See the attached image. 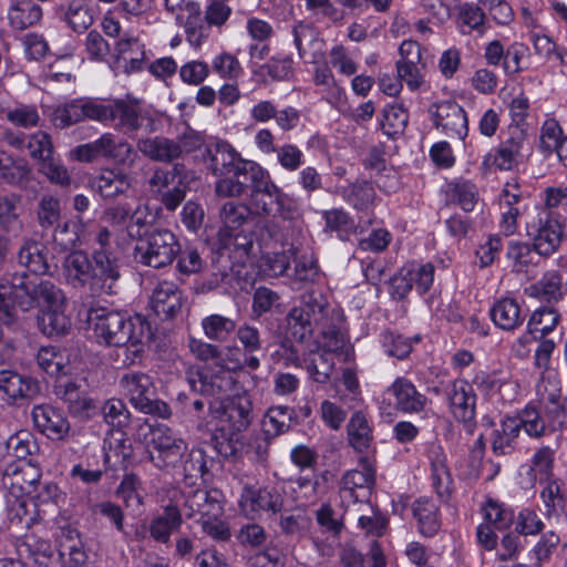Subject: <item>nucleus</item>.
<instances>
[{
  "label": "nucleus",
  "mask_w": 567,
  "mask_h": 567,
  "mask_svg": "<svg viewBox=\"0 0 567 567\" xmlns=\"http://www.w3.org/2000/svg\"><path fill=\"white\" fill-rule=\"evenodd\" d=\"M99 122L123 134L138 131L153 134L159 128V118L144 110L137 100L115 99L104 101L95 97H76L58 105L52 114V124L60 130L82 123Z\"/></svg>",
  "instance_id": "nucleus-1"
},
{
  "label": "nucleus",
  "mask_w": 567,
  "mask_h": 567,
  "mask_svg": "<svg viewBox=\"0 0 567 567\" xmlns=\"http://www.w3.org/2000/svg\"><path fill=\"white\" fill-rule=\"evenodd\" d=\"M248 193L255 209L270 215L272 204H276L284 218L290 217L285 208L287 195L275 184L269 172L254 161L239 162L229 175L215 182V194L219 198H239Z\"/></svg>",
  "instance_id": "nucleus-2"
},
{
  "label": "nucleus",
  "mask_w": 567,
  "mask_h": 567,
  "mask_svg": "<svg viewBox=\"0 0 567 567\" xmlns=\"http://www.w3.org/2000/svg\"><path fill=\"white\" fill-rule=\"evenodd\" d=\"M341 321L342 313L330 306L326 295L320 290L310 289L300 296L298 305L287 313V336L302 343L317 330L329 340L330 348L338 349L341 343Z\"/></svg>",
  "instance_id": "nucleus-3"
},
{
  "label": "nucleus",
  "mask_w": 567,
  "mask_h": 567,
  "mask_svg": "<svg viewBox=\"0 0 567 567\" xmlns=\"http://www.w3.org/2000/svg\"><path fill=\"white\" fill-rule=\"evenodd\" d=\"M79 316L93 331V337L100 344L109 347L132 346L136 349L134 353L141 352L140 346L151 343L154 339V331L151 323L142 316L133 318L125 313L109 310L104 307H91L80 310Z\"/></svg>",
  "instance_id": "nucleus-4"
},
{
  "label": "nucleus",
  "mask_w": 567,
  "mask_h": 567,
  "mask_svg": "<svg viewBox=\"0 0 567 567\" xmlns=\"http://www.w3.org/2000/svg\"><path fill=\"white\" fill-rule=\"evenodd\" d=\"M185 379L190 393L181 392L176 398V408L186 416L194 419L199 425L206 421L209 403L215 402L206 398H220L234 389L235 379L229 369H213L212 367L189 368Z\"/></svg>",
  "instance_id": "nucleus-5"
},
{
  "label": "nucleus",
  "mask_w": 567,
  "mask_h": 567,
  "mask_svg": "<svg viewBox=\"0 0 567 567\" xmlns=\"http://www.w3.org/2000/svg\"><path fill=\"white\" fill-rule=\"evenodd\" d=\"M258 210L250 205L234 199L225 202L218 212L220 228L217 233L219 249H234L249 255L255 239V220Z\"/></svg>",
  "instance_id": "nucleus-6"
},
{
  "label": "nucleus",
  "mask_w": 567,
  "mask_h": 567,
  "mask_svg": "<svg viewBox=\"0 0 567 567\" xmlns=\"http://www.w3.org/2000/svg\"><path fill=\"white\" fill-rule=\"evenodd\" d=\"M120 262L107 250H94L92 259L84 251H73L64 260L66 277L86 284L89 280L116 281L121 277Z\"/></svg>",
  "instance_id": "nucleus-7"
},
{
  "label": "nucleus",
  "mask_w": 567,
  "mask_h": 567,
  "mask_svg": "<svg viewBox=\"0 0 567 567\" xmlns=\"http://www.w3.org/2000/svg\"><path fill=\"white\" fill-rule=\"evenodd\" d=\"M120 386L131 404L140 412L162 419H168L172 415L171 406L157 398L153 379L147 373L127 372L122 375Z\"/></svg>",
  "instance_id": "nucleus-8"
},
{
  "label": "nucleus",
  "mask_w": 567,
  "mask_h": 567,
  "mask_svg": "<svg viewBox=\"0 0 567 567\" xmlns=\"http://www.w3.org/2000/svg\"><path fill=\"white\" fill-rule=\"evenodd\" d=\"M38 288L34 308H39L38 323L48 337L64 336L71 328V321L64 313L65 296L58 286H31Z\"/></svg>",
  "instance_id": "nucleus-9"
},
{
  "label": "nucleus",
  "mask_w": 567,
  "mask_h": 567,
  "mask_svg": "<svg viewBox=\"0 0 567 567\" xmlns=\"http://www.w3.org/2000/svg\"><path fill=\"white\" fill-rule=\"evenodd\" d=\"M181 250L179 243L167 228L153 227L134 248V259L145 266L161 268L173 262Z\"/></svg>",
  "instance_id": "nucleus-10"
},
{
  "label": "nucleus",
  "mask_w": 567,
  "mask_h": 567,
  "mask_svg": "<svg viewBox=\"0 0 567 567\" xmlns=\"http://www.w3.org/2000/svg\"><path fill=\"white\" fill-rule=\"evenodd\" d=\"M240 509L251 518L265 513L269 516L281 513L286 504L285 488L277 484H245L239 497Z\"/></svg>",
  "instance_id": "nucleus-11"
},
{
  "label": "nucleus",
  "mask_w": 567,
  "mask_h": 567,
  "mask_svg": "<svg viewBox=\"0 0 567 567\" xmlns=\"http://www.w3.org/2000/svg\"><path fill=\"white\" fill-rule=\"evenodd\" d=\"M445 399L452 416L463 424L465 432L472 435L476 429L477 395L464 379H455L445 386Z\"/></svg>",
  "instance_id": "nucleus-12"
},
{
  "label": "nucleus",
  "mask_w": 567,
  "mask_h": 567,
  "mask_svg": "<svg viewBox=\"0 0 567 567\" xmlns=\"http://www.w3.org/2000/svg\"><path fill=\"white\" fill-rule=\"evenodd\" d=\"M566 219L556 210L542 209L533 224V245L536 254L548 257L556 252L566 237Z\"/></svg>",
  "instance_id": "nucleus-13"
},
{
  "label": "nucleus",
  "mask_w": 567,
  "mask_h": 567,
  "mask_svg": "<svg viewBox=\"0 0 567 567\" xmlns=\"http://www.w3.org/2000/svg\"><path fill=\"white\" fill-rule=\"evenodd\" d=\"M530 153L527 132L522 126L509 125L508 136L499 143L493 156L492 154L486 156L484 163H488L492 158V164L498 169L512 171Z\"/></svg>",
  "instance_id": "nucleus-14"
},
{
  "label": "nucleus",
  "mask_w": 567,
  "mask_h": 567,
  "mask_svg": "<svg viewBox=\"0 0 567 567\" xmlns=\"http://www.w3.org/2000/svg\"><path fill=\"white\" fill-rule=\"evenodd\" d=\"M209 412L213 417L226 423L233 433L246 431L254 420L252 402L246 393L225 402H210Z\"/></svg>",
  "instance_id": "nucleus-15"
},
{
  "label": "nucleus",
  "mask_w": 567,
  "mask_h": 567,
  "mask_svg": "<svg viewBox=\"0 0 567 567\" xmlns=\"http://www.w3.org/2000/svg\"><path fill=\"white\" fill-rule=\"evenodd\" d=\"M153 451L148 452V458L155 467L162 471L176 468L187 444L176 437L169 429L158 430L152 439Z\"/></svg>",
  "instance_id": "nucleus-16"
},
{
  "label": "nucleus",
  "mask_w": 567,
  "mask_h": 567,
  "mask_svg": "<svg viewBox=\"0 0 567 567\" xmlns=\"http://www.w3.org/2000/svg\"><path fill=\"white\" fill-rule=\"evenodd\" d=\"M429 113L435 127L452 138L464 140L468 132V122L465 111L456 102L447 100L433 103Z\"/></svg>",
  "instance_id": "nucleus-17"
},
{
  "label": "nucleus",
  "mask_w": 567,
  "mask_h": 567,
  "mask_svg": "<svg viewBox=\"0 0 567 567\" xmlns=\"http://www.w3.org/2000/svg\"><path fill=\"white\" fill-rule=\"evenodd\" d=\"M58 399L68 404V410L73 416L90 417L96 408L82 383V381L70 378H59L53 386Z\"/></svg>",
  "instance_id": "nucleus-18"
},
{
  "label": "nucleus",
  "mask_w": 567,
  "mask_h": 567,
  "mask_svg": "<svg viewBox=\"0 0 567 567\" xmlns=\"http://www.w3.org/2000/svg\"><path fill=\"white\" fill-rule=\"evenodd\" d=\"M34 426L50 440L63 441L71 431L64 412L51 404L34 405L31 412Z\"/></svg>",
  "instance_id": "nucleus-19"
},
{
  "label": "nucleus",
  "mask_w": 567,
  "mask_h": 567,
  "mask_svg": "<svg viewBox=\"0 0 567 567\" xmlns=\"http://www.w3.org/2000/svg\"><path fill=\"white\" fill-rule=\"evenodd\" d=\"M37 289L31 286H0V321L11 324L17 319V309L28 311L34 308Z\"/></svg>",
  "instance_id": "nucleus-20"
},
{
  "label": "nucleus",
  "mask_w": 567,
  "mask_h": 567,
  "mask_svg": "<svg viewBox=\"0 0 567 567\" xmlns=\"http://www.w3.org/2000/svg\"><path fill=\"white\" fill-rule=\"evenodd\" d=\"M203 159L206 168L219 178L229 175L239 165V162L245 161L240 153L223 140L207 144L203 153Z\"/></svg>",
  "instance_id": "nucleus-21"
},
{
  "label": "nucleus",
  "mask_w": 567,
  "mask_h": 567,
  "mask_svg": "<svg viewBox=\"0 0 567 567\" xmlns=\"http://www.w3.org/2000/svg\"><path fill=\"white\" fill-rule=\"evenodd\" d=\"M184 496V511L188 518L198 516L197 522H200L208 517L221 516L224 513L221 493L218 489L197 488L189 491Z\"/></svg>",
  "instance_id": "nucleus-22"
},
{
  "label": "nucleus",
  "mask_w": 567,
  "mask_h": 567,
  "mask_svg": "<svg viewBox=\"0 0 567 567\" xmlns=\"http://www.w3.org/2000/svg\"><path fill=\"white\" fill-rule=\"evenodd\" d=\"M17 553L21 559H29L33 567H61L63 554H58L54 546L37 536H27L17 544Z\"/></svg>",
  "instance_id": "nucleus-23"
},
{
  "label": "nucleus",
  "mask_w": 567,
  "mask_h": 567,
  "mask_svg": "<svg viewBox=\"0 0 567 567\" xmlns=\"http://www.w3.org/2000/svg\"><path fill=\"white\" fill-rule=\"evenodd\" d=\"M173 183L167 168L164 167H156L147 181L150 193L169 212H174L186 197L185 187L174 185L169 188Z\"/></svg>",
  "instance_id": "nucleus-24"
},
{
  "label": "nucleus",
  "mask_w": 567,
  "mask_h": 567,
  "mask_svg": "<svg viewBox=\"0 0 567 567\" xmlns=\"http://www.w3.org/2000/svg\"><path fill=\"white\" fill-rule=\"evenodd\" d=\"M341 484L342 498H352L354 502L367 501L375 485V471L368 462H363L361 470L348 471L342 476Z\"/></svg>",
  "instance_id": "nucleus-25"
},
{
  "label": "nucleus",
  "mask_w": 567,
  "mask_h": 567,
  "mask_svg": "<svg viewBox=\"0 0 567 567\" xmlns=\"http://www.w3.org/2000/svg\"><path fill=\"white\" fill-rule=\"evenodd\" d=\"M386 391L395 399L394 408L404 414L422 413L429 402L427 396L421 393L411 380L403 377L396 378Z\"/></svg>",
  "instance_id": "nucleus-26"
},
{
  "label": "nucleus",
  "mask_w": 567,
  "mask_h": 567,
  "mask_svg": "<svg viewBox=\"0 0 567 567\" xmlns=\"http://www.w3.org/2000/svg\"><path fill=\"white\" fill-rule=\"evenodd\" d=\"M54 16L65 22L74 32L86 31L94 21L91 0H69L53 8Z\"/></svg>",
  "instance_id": "nucleus-27"
},
{
  "label": "nucleus",
  "mask_w": 567,
  "mask_h": 567,
  "mask_svg": "<svg viewBox=\"0 0 567 567\" xmlns=\"http://www.w3.org/2000/svg\"><path fill=\"white\" fill-rule=\"evenodd\" d=\"M0 392L12 401L32 400L40 393L39 382L13 370H0Z\"/></svg>",
  "instance_id": "nucleus-28"
},
{
  "label": "nucleus",
  "mask_w": 567,
  "mask_h": 567,
  "mask_svg": "<svg viewBox=\"0 0 567 567\" xmlns=\"http://www.w3.org/2000/svg\"><path fill=\"white\" fill-rule=\"evenodd\" d=\"M90 185L104 199H114L130 188L126 174L118 169L105 168L90 179Z\"/></svg>",
  "instance_id": "nucleus-29"
},
{
  "label": "nucleus",
  "mask_w": 567,
  "mask_h": 567,
  "mask_svg": "<svg viewBox=\"0 0 567 567\" xmlns=\"http://www.w3.org/2000/svg\"><path fill=\"white\" fill-rule=\"evenodd\" d=\"M137 150L145 157L158 163L169 164L179 159V148L175 140L165 136L140 138Z\"/></svg>",
  "instance_id": "nucleus-30"
},
{
  "label": "nucleus",
  "mask_w": 567,
  "mask_h": 567,
  "mask_svg": "<svg viewBox=\"0 0 567 567\" xmlns=\"http://www.w3.org/2000/svg\"><path fill=\"white\" fill-rule=\"evenodd\" d=\"M348 444L357 452H367L373 442V425L367 414L355 411L347 423Z\"/></svg>",
  "instance_id": "nucleus-31"
},
{
  "label": "nucleus",
  "mask_w": 567,
  "mask_h": 567,
  "mask_svg": "<svg viewBox=\"0 0 567 567\" xmlns=\"http://www.w3.org/2000/svg\"><path fill=\"white\" fill-rule=\"evenodd\" d=\"M183 306L182 291L176 286H157L150 300L151 309L162 319H172Z\"/></svg>",
  "instance_id": "nucleus-32"
},
{
  "label": "nucleus",
  "mask_w": 567,
  "mask_h": 567,
  "mask_svg": "<svg viewBox=\"0 0 567 567\" xmlns=\"http://www.w3.org/2000/svg\"><path fill=\"white\" fill-rule=\"evenodd\" d=\"M42 16V7L34 0H11L8 9L9 24L18 31H23L38 24Z\"/></svg>",
  "instance_id": "nucleus-33"
},
{
  "label": "nucleus",
  "mask_w": 567,
  "mask_h": 567,
  "mask_svg": "<svg viewBox=\"0 0 567 567\" xmlns=\"http://www.w3.org/2000/svg\"><path fill=\"white\" fill-rule=\"evenodd\" d=\"M44 250V246L33 239L23 243L18 252L19 262L25 268V271L20 274L22 279L28 277L27 271L35 276L49 272L50 266Z\"/></svg>",
  "instance_id": "nucleus-34"
},
{
  "label": "nucleus",
  "mask_w": 567,
  "mask_h": 567,
  "mask_svg": "<svg viewBox=\"0 0 567 567\" xmlns=\"http://www.w3.org/2000/svg\"><path fill=\"white\" fill-rule=\"evenodd\" d=\"M177 474L183 476V481L188 486L196 485L208 473L207 455L200 447H194L184 452L176 468Z\"/></svg>",
  "instance_id": "nucleus-35"
},
{
  "label": "nucleus",
  "mask_w": 567,
  "mask_h": 567,
  "mask_svg": "<svg viewBox=\"0 0 567 567\" xmlns=\"http://www.w3.org/2000/svg\"><path fill=\"white\" fill-rule=\"evenodd\" d=\"M539 147L544 153L555 152L559 162L567 167V135L554 118L546 120L540 128Z\"/></svg>",
  "instance_id": "nucleus-36"
},
{
  "label": "nucleus",
  "mask_w": 567,
  "mask_h": 567,
  "mask_svg": "<svg viewBox=\"0 0 567 567\" xmlns=\"http://www.w3.org/2000/svg\"><path fill=\"white\" fill-rule=\"evenodd\" d=\"M412 513L417 520L419 532L425 537L434 536L441 527L439 505L429 497H420L412 504Z\"/></svg>",
  "instance_id": "nucleus-37"
},
{
  "label": "nucleus",
  "mask_w": 567,
  "mask_h": 567,
  "mask_svg": "<svg viewBox=\"0 0 567 567\" xmlns=\"http://www.w3.org/2000/svg\"><path fill=\"white\" fill-rule=\"evenodd\" d=\"M297 422V413L293 408L287 405L270 406L262 421V434L268 440H274L286 433Z\"/></svg>",
  "instance_id": "nucleus-38"
},
{
  "label": "nucleus",
  "mask_w": 567,
  "mask_h": 567,
  "mask_svg": "<svg viewBox=\"0 0 567 567\" xmlns=\"http://www.w3.org/2000/svg\"><path fill=\"white\" fill-rule=\"evenodd\" d=\"M183 523L181 511L175 505H167L161 515L154 517L148 526L151 537L163 544L169 542L171 535L177 532Z\"/></svg>",
  "instance_id": "nucleus-39"
},
{
  "label": "nucleus",
  "mask_w": 567,
  "mask_h": 567,
  "mask_svg": "<svg viewBox=\"0 0 567 567\" xmlns=\"http://www.w3.org/2000/svg\"><path fill=\"white\" fill-rule=\"evenodd\" d=\"M431 481L436 496L442 503H447L453 492V478L442 451L431 457Z\"/></svg>",
  "instance_id": "nucleus-40"
},
{
  "label": "nucleus",
  "mask_w": 567,
  "mask_h": 567,
  "mask_svg": "<svg viewBox=\"0 0 567 567\" xmlns=\"http://www.w3.org/2000/svg\"><path fill=\"white\" fill-rule=\"evenodd\" d=\"M40 477L39 468L29 463L9 465L3 474V484H10L12 488L18 487L20 492L32 495L37 491V483Z\"/></svg>",
  "instance_id": "nucleus-41"
},
{
  "label": "nucleus",
  "mask_w": 567,
  "mask_h": 567,
  "mask_svg": "<svg viewBox=\"0 0 567 567\" xmlns=\"http://www.w3.org/2000/svg\"><path fill=\"white\" fill-rule=\"evenodd\" d=\"M518 423L507 416L502 422L498 429L492 433V452L496 456L511 455L516 451L517 439L520 434Z\"/></svg>",
  "instance_id": "nucleus-42"
},
{
  "label": "nucleus",
  "mask_w": 567,
  "mask_h": 567,
  "mask_svg": "<svg viewBox=\"0 0 567 567\" xmlns=\"http://www.w3.org/2000/svg\"><path fill=\"white\" fill-rule=\"evenodd\" d=\"M489 316L495 326L507 331L516 329L524 321L518 303L512 298L498 300L491 308Z\"/></svg>",
  "instance_id": "nucleus-43"
},
{
  "label": "nucleus",
  "mask_w": 567,
  "mask_h": 567,
  "mask_svg": "<svg viewBox=\"0 0 567 567\" xmlns=\"http://www.w3.org/2000/svg\"><path fill=\"white\" fill-rule=\"evenodd\" d=\"M101 411L105 423L117 431L123 432L131 424V412L121 399L106 400Z\"/></svg>",
  "instance_id": "nucleus-44"
},
{
  "label": "nucleus",
  "mask_w": 567,
  "mask_h": 567,
  "mask_svg": "<svg viewBox=\"0 0 567 567\" xmlns=\"http://www.w3.org/2000/svg\"><path fill=\"white\" fill-rule=\"evenodd\" d=\"M512 420L518 423L519 432L524 429L532 437L539 439L549 432L544 415L532 404L526 405L518 416Z\"/></svg>",
  "instance_id": "nucleus-45"
},
{
  "label": "nucleus",
  "mask_w": 567,
  "mask_h": 567,
  "mask_svg": "<svg viewBox=\"0 0 567 567\" xmlns=\"http://www.w3.org/2000/svg\"><path fill=\"white\" fill-rule=\"evenodd\" d=\"M293 60L289 55H274L255 71L260 76H269L274 81L289 80L293 74Z\"/></svg>",
  "instance_id": "nucleus-46"
},
{
  "label": "nucleus",
  "mask_w": 567,
  "mask_h": 567,
  "mask_svg": "<svg viewBox=\"0 0 567 567\" xmlns=\"http://www.w3.org/2000/svg\"><path fill=\"white\" fill-rule=\"evenodd\" d=\"M305 368L310 378L317 383H326L333 371L334 358L331 352H317L305 359Z\"/></svg>",
  "instance_id": "nucleus-47"
},
{
  "label": "nucleus",
  "mask_w": 567,
  "mask_h": 567,
  "mask_svg": "<svg viewBox=\"0 0 567 567\" xmlns=\"http://www.w3.org/2000/svg\"><path fill=\"white\" fill-rule=\"evenodd\" d=\"M4 117L12 125L22 128H32L39 125L40 114L37 105L18 103L4 111Z\"/></svg>",
  "instance_id": "nucleus-48"
},
{
  "label": "nucleus",
  "mask_w": 567,
  "mask_h": 567,
  "mask_svg": "<svg viewBox=\"0 0 567 567\" xmlns=\"http://www.w3.org/2000/svg\"><path fill=\"white\" fill-rule=\"evenodd\" d=\"M449 196L452 203L458 205L466 213L473 212L478 202L477 188L468 181L451 184Z\"/></svg>",
  "instance_id": "nucleus-49"
},
{
  "label": "nucleus",
  "mask_w": 567,
  "mask_h": 567,
  "mask_svg": "<svg viewBox=\"0 0 567 567\" xmlns=\"http://www.w3.org/2000/svg\"><path fill=\"white\" fill-rule=\"evenodd\" d=\"M342 197L355 209H364L373 203L375 190L370 183L361 181L343 188Z\"/></svg>",
  "instance_id": "nucleus-50"
},
{
  "label": "nucleus",
  "mask_w": 567,
  "mask_h": 567,
  "mask_svg": "<svg viewBox=\"0 0 567 567\" xmlns=\"http://www.w3.org/2000/svg\"><path fill=\"white\" fill-rule=\"evenodd\" d=\"M560 315L553 307H544L534 311L528 321V331L530 333H540V338L550 333L559 323Z\"/></svg>",
  "instance_id": "nucleus-51"
},
{
  "label": "nucleus",
  "mask_w": 567,
  "mask_h": 567,
  "mask_svg": "<svg viewBox=\"0 0 567 567\" xmlns=\"http://www.w3.org/2000/svg\"><path fill=\"white\" fill-rule=\"evenodd\" d=\"M560 537L554 530L542 533L540 538L530 550V557L534 559V567H543L548 563L553 554L557 550Z\"/></svg>",
  "instance_id": "nucleus-52"
},
{
  "label": "nucleus",
  "mask_w": 567,
  "mask_h": 567,
  "mask_svg": "<svg viewBox=\"0 0 567 567\" xmlns=\"http://www.w3.org/2000/svg\"><path fill=\"white\" fill-rule=\"evenodd\" d=\"M20 196L16 194L0 196V227L14 231L21 227L19 218Z\"/></svg>",
  "instance_id": "nucleus-53"
},
{
  "label": "nucleus",
  "mask_w": 567,
  "mask_h": 567,
  "mask_svg": "<svg viewBox=\"0 0 567 567\" xmlns=\"http://www.w3.org/2000/svg\"><path fill=\"white\" fill-rule=\"evenodd\" d=\"M29 501L25 497H19L13 494L7 498V519L10 527L28 528L33 520L28 511Z\"/></svg>",
  "instance_id": "nucleus-54"
},
{
  "label": "nucleus",
  "mask_w": 567,
  "mask_h": 567,
  "mask_svg": "<svg viewBox=\"0 0 567 567\" xmlns=\"http://www.w3.org/2000/svg\"><path fill=\"white\" fill-rule=\"evenodd\" d=\"M409 114L401 104L388 105L383 111L382 128L385 134L393 136L404 131Z\"/></svg>",
  "instance_id": "nucleus-55"
},
{
  "label": "nucleus",
  "mask_w": 567,
  "mask_h": 567,
  "mask_svg": "<svg viewBox=\"0 0 567 567\" xmlns=\"http://www.w3.org/2000/svg\"><path fill=\"white\" fill-rule=\"evenodd\" d=\"M188 346L190 352L198 360L205 362H213V364H206L205 367H212L213 369H218L220 367L223 369H226L223 351L217 346L206 343L197 339H190Z\"/></svg>",
  "instance_id": "nucleus-56"
},
{
  "label": "nucleus",
  "mask_w": 567,
  "mask_h": 567,
  "mask_svg": "<svg viewBox=\"0 0 567 567\" xmlns=\"http://www.w3.org/2000/svg\"><path fill=\"white\" fill-rule=\"evenodd\" d=\"M276 159L279 166L289 173L299 171L305 163V155L302 151L295 144L285 143L278 146Z\"/></svg>",
  "instance_id": "nucleus-57"
},
{
  "label": "nucleus",
  "mask_w": 567,
  "mask_h": 567,
  "mask_svg": "<svg viewBox=\"0 0 567 567\" xmlns=\"http://www.w3.org/2000/svg\"><path fill=\"white\" fill-rule=\"evenodd\" d=\"M515 532L522 536H535L545 529V523L532 508H523L515 516Z\"/></svg>",
  "instance_id": "nucleus-58"
},
{
  "label": "nucleus",
  "mask_w": 567,
  "mask_h": 567,
  "mask_svg": "<svg viewBox=\"0 0 567 567\" xmlns=\"http://www.w3.org/2000/svg\"><path fill=\"white\" fill-rule=\"evenodd\" d=\"M24 148L29 151L32 158L39 161V164L53 156L51 136L42 131L28 135Z\"/></svg>",
  "instance_id": "nucleus-59"
},
{
  "label": "nucleus",
  "mask_w": 567,
  "mask_h": 567,
  "mask_svg": "<svg viewBox=\"0 0 567 567\" xmlns=\"http://www.w3.org/2000/svg\"><path fill=\"white\" fill-rule=\"evenodd\" d=\"M293 43L300 59H305L308 49L313 48L318 42V33L310 23L300 21L292 29Z\"/></svg>",
  "instance_id": "nucleus-60"
},
{
  "label": "nucleus",
  "mask_w": 567,
  "mask_h": 567,
  "mask_svg": "<svg viewBox=\"0 0 567 567\" xmlns=\"http://www.w3.org/2000/svg\"><path fill=\"white\" fill-rule=\"evenodd\" d=\"M435 268L431 262H409L400 269V277L405 284H432Z\"/></svg>",
  "instance_id": "nucleus-61"
},
{
  "label": "nucleus",
  "mask_w": 567,
  "mask_h": 567,
  "mask_svg": "<svg viewBox=\"0 0 567 567\" xmlns=\"http://www.w3.org/2000/svg\"><path fill=\"white\" fill-rule=\"evenodd\" d=\"M381 342L388 355L400 360L405 359L412 350L411 340L393 331L382 332Z\"/></svg>",
  "instance_id": "nucleus-62"
},
{
  "label": "nucleus",
  "mask_w": 567,
  "mask_h": 567,
  "mask_svg": "<svg viewBox=\"0 0 567 567\" xmlns=\"http://www.w3.org/2000/svg\"><path fill=\"white\" fill-rule=\"evenodd\" d=\"M316 520L324 533L337 537L344 528L342 516L339 515L329 503H323L316 511Z\"/></svg>",
  "instance_id": "nucleus-63"
},
{
  "label": "nucleus",
  "mask_w": 567,
  "mask_h": 567,
  "mask_svg": "<svg viewBox=\"0 0 567 567\" xmlns=\"http://www.w3.org/2000/svg\"><path fill=\"white\" fill-rule=\"evenodd\" d=\"M205 334L213 340H226L228 334L236 328L235 322L219 315L206 317L202 322Z\"/></svg>",
  "instance_id": "nucleus-64"
}]
</instances>
